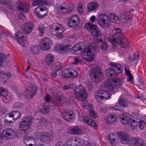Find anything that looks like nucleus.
<instances>
[{"mask_svg": "<svg viewBox=\"0 0 146 146\" xmlns=\"http://www.w3.org/2000/svg\"><path fill=\"white\" fill-rule=\"evenodd\" d=\"M111 17L105 14L100 15L97 19L100 26L104 29L109 27L112 22L116 23H119V18L113 14H110Z\"/></svg>", "mask_w": 146, "mask_h": 146, "instance_id": "obj_1", "label": "nucleus"}, {"mask_svg": "<svg viewBox=\"0 0 146 146\" xmlns=\"http://www.w3.org/2000/svg\"><path fill=\"white\" fill-rule=\"evenodd\" d=\"M73 92L77 98H79L80 97L81 98L82 100L81 105L83 108H87L88 107L89 108L92 107V106L89 104L87 101L85 100V99H83L87 98L88 96L84 87L82 86H77L74 89Z\"/></svg>", "mask_w": 146, "mask_h": 146, "instance_id": "obj_2", "label": "nucleus"}, {"mask_svg": "<svg viewBox=\"0 0 146 146\" xmlns=\"http://www.w3.org/2000/svg\"><path fill=\"white\" fill-rule=\"evenodd\" d=\"M81 57H76L74 59V64H78L82 60L81 58L83 60L88 61H91L94 59V54L91 52L90 48L86 47L84 48Z\"/></svg>", "mask_w": 146, "mask_h": 146, "instance_id": "obj_3", "label": "nucleus"}, {"mask_svg": "<svg viewBox=\"0 0 146 146\" xmlns=\"http://www.w3.org/2000/svg\"><path fill=\"white\" fill-rule=\"evenodd\" d=\"M122 79L120 78H118L115 79H109L108 81L104 83V88L106 90L114 93V88L113 86V84L116 86H120L123 83Z\"/></svg>", "mask_w": 146, "mask_h": 146, "instance_id": "obj_4", "label": "nucleus"}, {"mask_svg": "<svg viewBox=\"0 0 146 146\" xmlns=\"http://www.w3.org/2000/svg\"><path fill=\"white\" fill-rule=\"evenodd\" d=\"M51 28L52 35L56 36L59 39L63 38V36L62 34L64 32L65 29L62 25L58 23H55L52 25Z\"/></svg>", "mask_w": 146, "mask_h": 146, "instance_id": "obj_5", "label": "nucleus"}, {"mask_svg": "<svg viewBox=\"0 0 146 146\" xmlns=\"http://www.w3.org/2000/svg\"><path fill=\"white\" fill-rule=\"evenodd\" d=\"M35 136L36 139H39L41 141L44 142L50 141L53 138L51 134L48 133H42L38 132L36 133Z\"/></svg>", "mask_w": 146, "mask_h": 146, "instance_id": "obj_6", "label": "nucleus"}, {"mask_svg": "<svg viewBox=\"0 0 146 146\" xmlns=\"http://www.w3.org/2000/svg\"><path fill=\"white\" fill-rule=\"evenodd\" d=\"M33 121L32 118L30 117H27L24 118L20 123L19 127L23 130L28 129Z\"/></svg>", "mask_w": 146, "mask_h": 146, "instance_id": "obj_7", "label": "nucleus"}, {"mask_svg": "<svg viewBox=\"0 0 146 146\" xmlns=\"http://www.w3.org/2000/svg\"><path fill=\"white\" fill-rule=\"evenodd\" d=\"M93 44H94L93 47L96 48H98L104 50L108 47V43L102 42V40L101 38L99 39L97 37H95L93 39Z\"/></svg>", "mask_w": 146, "mask_h": 146, "instance_id": "obj_8", "label": "nucleus"}, {"mask_svg": "<svg viewBox=\"0 0 146 146\" xmlns=\"http://www.w3.org/2000/svg\"><path fill=\"white\" fill-rule=\"evenodd\" d=\"M121 31L122 30L121 29H116V32L108 39V41L111 43H115L117 42V40L119 38H123L124 36L121 33Z\"/></svg>", "mask_w": 146, "mask_h": 146, "instance_id": "obj_9", "label": "nucleus"}, {"mask_svg": "<svg viewBox=\"0 0 146 146\" xmlns=\"http://www.w3.org/2000/svg\"><path fill=\"white\" fill-rule=\"evenodd\" d=\"M46 8L44 6H38L35 10V13L36 16L40 18H42L45 17L47 13Z\"/></svg>", "mask_w": 146, "mask_h": 146, "instance_id": "obj_10", "label": "nucleus"}, {"mask_svg": "<svg viewBox=\"0 0 146 146\" xmlns=\"http://www.w3.org/2000/svg\"><path fill=\"white\" fill-rule=\"evenodd\" d=\"M102 73L99 67L92 68L90 71V76L92 80H98L102 77Z\"/></svg>", "mask_w": 146, "mask_h": 146, "instance_id": "obj_11", "label": "nucleus"}, {"mask_svg": "<svg viewBox=\"0 0 146 146\" xmlns=\"http://www.w3.org/2000/svg\"><path fill=\"white\" fill-rule=\"evenodd\" d=\"M95 97L97 99L100 98L106 100L110 98V94L106 91L99 90L96 93Z\"/></svg>", "mask_w": 146, "mask_h": 146, "instance_id": "obj_12", "label": "nucleus"}, {"mask_svg": "<svg viewBox=\"0 0 146 146\" xmlns=\"http://www.w3.org/2000/svg\"><path fill=\"white\" fill-rule=\"evenodd\" d=\"M73 7V5L70 3H64L59 7L58 11L60 13H70L72 12Z\"/></svg>", "mask_w": 146, "mask_h": 146, "instance_id": "obj_13", "label": "nucleus"}, {"mask_svg": "<svg viewBox=\"0 0 146 146\" xmlns=\"http://www.w3.org/2000/svg\"><path fill=\"white\" fill-rule=\"evenodd\" d=\"M34 28V25L31 22L24 23L22 27V29L25 34L29 35L32 32Z\"/></svg>", "mask_w": 146, "mask_h": 146, "instance_id": "obj_14", "label": "nucleus"}, {"mask_svg": "<svg viewBox=\"0 0 146 146\" xmlns=\"http://www.w3.org/2000/svg\"><path fill=\"white\" fill-rule=\"evenodd\" d=\"M80 19L77 15H74L68 19V25L69 27H73L76 25H81Z\"/></svg>", "mask_w": 146, "mask_h": 146, "instance_id": "obj_15", "label": "nucleus"}, {"mask_svg": "<svg viewBox=\"0 0 146 146\" xmlns=\"http://www.w3.org/2000/svg\"><path fill=\"white\" fill-rule=\"evenodd\" d=\"M78 75L77 72L74 69L71 68L66 69L64 70L63 75L65 77H75Z\"/></svg>", "mask_w": 146, "mask_h": 146, "instance_id": "obj_16", "label": "nucleus"}, {"mask_svg": "<svg viewBox=\"0 0 146 146\" xmlns=\"http://www.w3.org/2000/svg\"><path fill=\"white\" fill-rule=\"evenodd\" d=\"M42 41L43 42L40 45L42 50H46L50 49V45L52 43V41L50 38L45 37L44 38L42 39Z\"/></svg>", "mask_w": 146, "mask_h": 146, "instance_id": "obj_17", "label": "nucleus"}, {"mask_svg": "<svg viewBox=\"0 0 146 146\" xmlns=\"http://www.w3.org/2000/svg\"><path fill=\"white\" fill-rule=\"evenodd\" d=\"M23 33L21 31H19L15 35V37L18 39L19 42L23 46H24L27 42L26 38L23 36Z\"/></svg>", "mask_w": 146, "mask_h": 146, "instance_id": "obj_18", "label": "nucleus"}, {"mask_svg": "<svg viewBox=\"0 0 146 146\" xmlns=\"http://www.w3.org/2000/svg\"><path fill=\"white\" fill-rule=\"evenodd\" d=\"M2 135L3 137L6 138H9L13 136L17 137L15 131L11 128H7L4 129L2 133Z\"/></svg>", "mask_w": 146, "mask_h": 146, "instance_id": "obj_19", "label": "nucleus"}, {"mask_svg": "<svg viewBox=\"0 0 146 146\" xmlns=\"http://www.w3.org/2000/svg\"><path fill=\"white\" fill-rule=\"evenodd\" d=\"M117 133L122 143L126 144L129 142L130 137L127 134L122 132H117Z\"/></svg>", "mask_w": 146, "mask_h": 146, "instance_id": "obj_20", "label": "nucleus"}, {"mask_svg": "<svg viewBox=\"0 0 146 146\" xmlns=\"http://www.w3.org/2000/svg\"><path fill=\"white\" fill-rule=\"evenodd\" d=\"M132 119L128 113H125L120 116V120L123 124H129L131 122Z\"/></svg>", "mask_w": 146, "mask_h": 146, "instance_id": "obj_21", "label": "nucleus"}, {"mask_svg": "<svg viewBox=\"0 0 146 146\" xmlns=\"http://www.w3.org/2000/svg\"><path fill=\"white\" fill-rule=\"evenodd\" d=\"M29 8L28 5L25 3H20L17 7V9L20 12L26 13H27Z\"/></svg>", "mask_w": 146, "mask_h": 146, "instance_id": "obj_22", "label": "nucleus"}, {"mask_svg": "<svg viewBox=\"0 0 146 146\" xmlns=\"http://www.w3.org/2000/svg\"><path fill=\"white\" fill-rule=\"evenodd\" d=\"M117 42L115 43H111L112 44H119L120 46L123 48H127L128 46L129 43L126 39L125 38V36L123 38H119L117 40Z\"/></svg>", "mask_w": 146, "mask_h": 146, "instance_id": "obj_23", "label": "nucleus"}, {"mask_svg": "<svg viewBox=\"0 0 146 146\" xmlns=\"http://www.w3.org/2000/svg\"><path fill=\"white\" fill-rule=\"evenodd\" d=\"M74 114L73 111H69L65 112L62 115L63 118L68 121H71L74 117Z\"/></svg>", "mask_w": 146, "mask_h": 146, "instance_id": "obj_24", "label": "nucleus"}, {"mask_svg": "<svg viewBox=\"0 0 146 146\" xmlns=\"http://www.w3.org/2000/svg\"><path fill=\"white\" fill-rule=\"evenodd\" d=\"M83 121L84 122L88 125H90L94 128L97 127V124L96 123L89 117L85 116L83 118Z\"/></svg>", "mask_w": 146, "mask_h": 146, "instance_id": "obj_25", "label": "nucleus"}, {"mask_svg": "<svg viewBox=\"0 0 146 146\" xmlns=\"http://www.w3.org/2000/svg\"><path fill=\"white\" fill-rule=\"evenodd\" d=\"M118 73L117 70L113 68H109L105 71V74L108 77H111L113 74H117Z\"/></svg>", "mask_w": 146, "mask_h": 146, "instance_id": "obj_26", "label": "nucleus"}, {"mask_svg": "<svg viewBox=\"0 0 146 146\" xmlns=\"http://www.w3.org/2000/svg\"><path fill=\"white\" fill-rule=\"evenodd\" d=\"M28 90L31 94L30 97L32 98L36 94V90H37V87L33 85L29 86L27 88Z\"/></svg>", "mask_w": 146, "mask_h": 146, "instance_id": "obj_27", "label": "nucleus"}, {"mask_svg": "<svg viewBox=\"0 0 146 146\" xmlns=\"http://www.w3.org/2000/svg\"><path fill=\"white\" fill-rule=\"evenodd\" d=\"M24 143L26 145H33V143L35 141V139L32 137L30 136L27 137H25L23 140Z\"/></svg>", "mask_w": 146, "mask_h": 146, "instance_id": "obj_28", "label": "nucleus"}, {"mask_svg": "<svg viewBox=\"0 0 146 146\" xmlns=\"http://www.w3.org/2000/svg\"><path fill=\"white\" fill-rule=\"evenodd\" d=\"M121 17L125 21L129 22L132 20V17L130 15L129 12H124L121 15Z\"/></svg>", "mask_w": 146, "mask_h": 146, "instance_id": "obj_29", "label": "nucleus"}, {"mask_svg": "<svg viewBox=\"0 0 146 146\" xmlns=\"http://www.w3.org/2000/svg\"><path fill=\"white\" fill-rule=\"evenodd\" d=\"M98 6V4L95 2H92L88 4L87 8L89 12L95 10Z\"/></svg>", "mask_w": 146, "mask_h": 146, "instance_id": "obj_30", "label": "nucleus"}, {"mask_svg": "<svg viewBox=\"0 0 146 146\" xmlns=\"http://www.w3.org/2000/svg\"><path fill=\"white\" fill-rule=\"evenodd\" d=\"M109 65L113 67H114V69L117 70L119 73L121 72L123 70V67L121 65L112 62L109 64Z\"/></svg>", "mask_w": 146, "mask_h": 146, "instance_id": "obj_31", "label": "nucleus"}, {"mask_svg": "<svg viewBox=\"0 0 146 146\" xmlns=\"http://www.w3.org/2000/svg\"><path fill=\"white\" fill-rule=\"evenodd\" d=\"M54 57L51 54H49L47 55L46 57V62L48 65H50L53 62Z\"/></svg>", "mask_w": 146, "mask_h": 146, "instance_id": "obj_32", "label": "nucleus"}, {"mask_svg": "<svg viewBox=\"0 0 146 146\" xmlns=\"http://www.w3.org/2000/svg\"><path fill=\"white\" fill-rule=\"evenodd\" d=\"M95 26H97L92 23H88L85 25L84 28L85 29L88 30L90 32H92L94 29V27H95Z\"/></svg>", "mask_w": 146, "mask_h": 146, "instance_id": "obj_33", "label": "nucleus"}, {"mask_svg": "<svg viewBox=\"0 0 146 146\" xmlns=\"http://www.w3.org/2000/svg\"><path fill=\"white\" fill-rule=\"evenodd\" d=\"M48 3L46 0H37L33 1L32 3L33 5L36 6L41 5H46Z\"/></svg>", "mask_w": 146, "mask_h": 146, "instance_id": "obj_34", "label": "nucleus"}, {"mask_svg": "<svg viewBox=\"0 0 146 146\" xmlns=\"http://www.w3.org/2000/svg\"><path fill=\"white\" fill-rule=\"evenodd\" d=\"M119 103L125 107H126L128 106V101L126 100H125L123 97H121L118 100Z\"/></svg>", "mask_w": 146, "mask_h": 146, "instance_id": "obj_35", "label": "nucleus"}, {"mask_svg": "<svg viewBox=\"0 0 146 146\" xmlns=\"http://www.w3.org/2000/svg\"><path fill=\"white\" fill-rule=\"evenodd\" d=\"M13 119L16 120L19 119L21 116V113L19 111H15L10 113Z\"/></svg>", "mask_w": 146, "mask_h": 146, "instance_id": "obj_36", "label": "nucleus"}, {"mask_svg": "<svg viewBox=\"0 0 146 146\" xmlns=\"http://www.w3.org/2000/svg\"><path fill=\"white\" fill-rule=\"evenodd\" d=\"M41 48L40 45H35L31 46L30 48L31 51L34 54H36L39 52Z\"/></svg>", "mask_w": 146, "mask_h": 146, "instance_id": "obj_37", "label": "nucleus"}, {"mask_svg": "<svg viewBox=\"0 0 146 146\" xmlns=\"http://www.w3.org/2000/svg\"><path fill=\"white\" fill-rule=\"evenodd\" d=\"M95 27H94V29H93L92 32H90V33L92 34V35L95 36H97L98 38H99L100 37L99 36H100V31L99 29L98 28L97 26H95Z\"/></svg>", "mask_w": 146, "mask_h": 146, "instance_id": "obj_38", "label": "nucleus"}, {"mask_svg": "<svg viewBox=\"0 0 146 146\" xmlns=\"http://www.w3.org/2000/svg\"><path fill=\"white\" fill-rule=\"evenodd\" d=\"M107 138L111 144L113 145L115 144V138L114 135L113 133H111L107 135Z\"/></svg>", "mask_w": 146, "mask_h": 146, "instance_id": "obj_39", "label": "nucleus"}, {"mask_svg": "<svg viewBox=\"0 0 146 146\" xmlns=\"http://www.w3.org/2000/svg\"><path fill=\"white\" fill-rule=\"evenodd\" d=\"M133 118V119H132L131 124L130 123V127L131 126L133 129H134L138 126L139 122V119L138 120H137V119L135 120L134 117Z\"/></svg>", "mask_w": 146, "mask_h": 146, "instance_id": "obj_40", "label": "nucleus"}, {"mask_svg": "<svg viewBox=\"0 0 146 146\" xmlns=\"http://www.w3.org/2000/svg\"><path fill=\"white\" fill-rule=\"evenodd\" d=\"M117 120V117L113 114L110 115L108 117L107 120L110 123L114 122Z\"/></svg>", "mask_w": 146, "mask_h": 146, "instance_id": "obj_41", "label": "nucleus"}, {"mask_svg": "<svg viewBox=\"0 0 146 146\" xmlns=\"http://www.w3.org/2000/svg\"><path fill=\"white\" fill-rule=\"evenodd\" d=\"M50 108L47 105H44L40 110V112L43 114H46L49 112Z\"/></svg>", "mask_w": 146, "mask_h": 146, "instance_id": "obj_42", "label": "nucleus"}, {"mask_svg": "<svg viewBox=\"0 0 146 146\" xmlns=\"http://www.w3.org/2000/svg\"><path fill=\"white\" fill-rule=\"evenodd\" d=\"M10 113L9 114H7L4 117V120L5 122L7 123H9V126H10L12 122L11 120V118H13L11 115Z\"/></svg>", "mask_w": 146, "mask_h": 146, "instance_id": "obj_43", "label": "nucleus"}, {"mask_svg": "<svg viewBox=\"0 0 146 146\" xmlns=\"http://www.w3.org/2000/svg\"><path fill=\"white\" fill-rule=\"evenodd\" d=\"M38 30L40 32V36H43L44 34L45 30L44 25L43 24H40L38 27Z\"/></svg>", "mask_w": 146, "mask_h": 146, "instance_id": "obj_44", "label": "nucleus"}, {"mask_svg": "<svg viewBox=\"0 0 146 146\" xmlns=\"http://www.w3.org/2000/svg\"><path fill=\"white\" fill-rule=\"evenodd\" d=\"M67 48V47H64L62 45H58L54 48V50L56 51L60 52L61 51H65Z\"/></svg>", "mask_w": 146, "mask_h": 146, "instance_id": "obj_45", "label": "nucleus"}, {"mask_svg": "<svg viewBox=\"0 0 146 146\" xmlns=\"http://www.w3.org/2000/svg\"><path fill=\"white\" fill-rule=\"evenodd\" d=\"M71 132L74 135H79L81 133L82 131L80 129L77 127H75L71 129Z\"/></svg>", "mask_w": 146, "mask_h": 146, "instance_id": "obj_46", "label": "nucleus"}, {"mask_svg": "<svg viewBox=\"0 0 146 146\" xmlns=\"http://www.w3.org/2000/svg\"><path fill=\"white\" fill-rule=\"evenodd\" d=\"M8 95V92L7 90L2 87H0V96H5Z\"/></svg>", "mask_w": 146, "mask_h": 146, "instance_id": "obj_47", "label": "nucleus"}, {"mask_svg": "<svg viewBox=\"0 0 146 146\" xmlns=\"http://www.w3.org/2000/svg\"><path fill=\"white\" fill-rule=\"evenodd\" d=\"M53 67L55 71L60 70L61 68V65L59 62H56L53 65Z\"/></svg>", "mask_w": 146, "mask_h": 146, "instance_id": "obj_48", "label": "nucleus"}, {"mask_svg": "<svg viewBox=\"0 0 146 146\" xmlns=\"http://www.w3.org/2000/svg\"><path fill=\"white\" fill-rule=\"evenodd\" d=\"M81 49L82 48L79 44H76L74 45L72 48V50L74 51H78L81 50Z\"/></svg>", "mask_w": 146, "mask_h": 146, "instance_id": "obj_49", "label": "nucleus"}, {"mask_svg": "<svg viewBox=\"0 0 146 146\" xmlns=\"http://www.w3.org/2000/svg\"><path fill=\"white\" fill-rule=\"evenodd\" d=\"M87 86L90 90H91L93 88V86L92 82L91 81H87L86 82Z\"/></svg>", "mask_w": 146, "mask_h": 146, "instance_id": "obj_50", "label": "nucleus"}, {"mask_svg": "<svg viewBox=\"0 0 146 146\" xmlns=\"http://www.w3.org/2000/svg\"><path fill=\"white\" fill-rule=\"evenodd\" d=\"M6 56L4 54L0 53V66L2 65V63L3 62V59H6Z\"/></svg>", "mask_w": 146, "mask_h": 146, "instance_id": "obj_51", "label": "nucleus"}, {"mask_svg": "<svg viewBox=\"0 0 146 146\" xmlns=\"http://www.w3.org/2000/svg\"><path fill=\"white\" fill-rule=\"evenodd\" d=\"M139 128L140 129L142 130L145 127V123L144 121H140L139 122Z\"/></svg>", "mask_w": 146, "mask_h": 146, "instance_id": "obj_52", "label": "nucleus"}, {"mask_svg": "<svg viewBox=\"0 0 146 146\" xmlns=\"http://www.w3.org/2000/svg\"><path fill=\"white\" fill-rule=\"evenodd\" d=\"M80 139H75L74 140H72L73 144H74V146H80Z\"/></svg>", "mask_w": 146, "mask_h": 146, "instance_id": "obj_53", "label": "nucleus"}, {"mask_svg": "<svg viewBox=\"0 0 146 146\" xmlns=\"http://www.w3.org/2000/svg\"><path fill=\"white\" fill-rule=\"evenodd\" d=\"M89 113L90 116L92 117L96 118L97 117V115L95 113V111L92 110H90L89 111Z\"/></svg>", "mask_w": 146, "mask_h": 146, "instance_id": "obj_54", "label": "nucleus"}, {"mask_svg": "<svg viewBox=\"0 0 146 146\" xmlns=\"http://www.w3.org/2000/svg\"><path fill=\"white\" fill-rule=\"evenodd\" d=\"M139 56L138 53H135L134 54V56L132 58V61L133 62H134V61L135 60H139Z\"/></svg>", "mask_w": 146, "mask_h": 146, "instance_id": "obj_55", "label": "nucleus"}, {"mask_svg": "<svg viewBox=\"0 0 146 146\" xmlns=\"http://www.w3.org/2000/svg\"><path fill=\"white\" fill-rule=\"evenodd\" d=\"M46 120L44 118H42L40 119L39 122L42 125H45L46 123Z\"/></svg>", "mask_w": 146, "mask_h": 146, "instance_id": "obj_56", "label": "nucleus"}, {"mask_svg": "<svg viewBox=\"0 0 146 146\" xmlns=\"http://www.w3.org/2000/svg\"><path fill=\"white\" fill-rule=\"evenodd\" d=\"M4 98L3 99V101L4 103H7L10 100V97L7 95L5 96H3Z\"/></svg>", "mask_w": 146, "mask_h": 146, "instance_id": "obj_57", "label": "nucleus"}, {"mask_svg": "<svg viewBox=\"0 0 146 146\" xmlns=\"http://www.w3.org/2000/svg\"><path fill=\"white\" fill-rule=\"evenodd\" d=\"M74 145L73 144V141H67L66 143V146H74Z\"/></svg>", "mask_w": 146, "mask_h": 146, "instance_id": "obj_58", "label": "nucleus"}, {"mask_svg": "<svg viewBox=\"0 0 146 146\" xmlns=\"http://www.w3.org/2000/svg\"><path fill=\"white\" fill-rule=\"evenodd\" d=\"M80 146H91V145L89 141H84Z\"/></svg>", "mask_w": 146, "mask_h": 146, "instance_id": "obj_59", "label": "nucleus"}, {"mask_svg": "<svg viewBox=\"0 0 146 146\" xmlns=\"http://www.w3.org/2000/svg\"><path fill=\"white\" fill-rule=\"evenodd\" d=\"M14 106L15 108H20L21 106L20 103L19 102H17L14 104Z\"/></svg>", "mask_w": 146, "mask_h": 146, "instance_id": "obj_60", "label": "nucleus"}, {"mask_svg": "<svg viewBox=\"0 0 146 146\" xmlns=\"http://www.w3.org/2000/svg\"><path fill=\"white\" fill-rule=\"evenodd\" d=\"M55 146H63V143L61 141H58L56 143Z\"/></svg>", "mask_w": 146, "mask_h": 146, "instance_id": "obj_61", "label": "nucleus"}, {"mask_svg": "<svg viewBox=\"0 0 146 146\" xmlns=\"http://www.w3.org/2000/svg\"><path fill=\"white\" fill-rule=\"evenodd\" d=\"M9 1V0H0V3L3 4L8 3Z\"/></svg>", "mask_w": 146, "mask_h": 146, "instance_id": "obj_62", "label": "nucleus"}, {"mask_svg": "<svg viewBox=\"0 0 146 146\" xmlns=\"http://www.w3.org/2000/svg\"><path fill=\"white\" fill-rule=\"evenodd\" d=\"M45 101L47 102H48L50 101V98L49 95H47L44 98Z\"/></svg>", "mask_w": 146, "mask_h": 146, "instance_id": "obj_63", "label": "nucleus"}, {"mask_svg": "<svg viewBox=\"0 0 146 146\" xmlns=\"http://www.w3.org/2000/svg\"><path fill=\"white\" fill-rule=\"evenodd\" d=\"M72 88V87L69 86V85H64L62 89L63 90H67L69 89Z\"/></svg>", "mask_w": 146, "mask_h": 146, "instance_id": "obj_64", "label": "nucleus"}]
</instances>
